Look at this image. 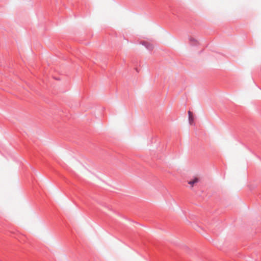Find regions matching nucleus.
I'll return each mask as SVG.
<instances>
[{"mask_svg": "<svg viewBox=\"0 0 261 261\" xmlns=\"http://www.w3.org/2000/svg\"><path fill=\"white\" fill-rule=\"evenodd\" d=\"M142 44L146 47V48L149 50H152L153 47V45L146 41H143Z\"/></svg>", "mask_w": 261, "mask_h": 261, "instance_id": "f257e3e1", "label": "nucleus"}, {"mask_svg": "<svg viewBox=\"0 0 261 261\" xmlns=\"http://www.w3.org/2000/svg\"><path fill=\"white\" fill-rule=\"evenodd\" d=\"M188 115L189 123L191 125H192L194 123V117L193 115V113L190 111H189Z\"/></svg>", "mask_w": 261, "mask_h": 261, "instance_id": "f03ea898", "label": "nucleus"}, {"mask_svg": "<svg viewBox=\"0 0 261 261\" xmlns=\"http://www.w3.org/2000/svg\"><path fill=\"white\" fill-rule=\"evenodd\" d=\"M190 44L192 45H196L198 44V42L192 37H190L189 39Z\"/></svg>", "mask_w": 261, "mask_h": 261, "instance_id": "7ed1b4c3", "label": "nucleus"}, {"mask_svg": "<svg viewBox=\"0 0 261 261\" xmlns=\"http://www.w3.org/2000/svg\"><path fill=\"white\" fill-rule=\"evenodd\" d=\"M198 180V178H195L193 180L190 181L189 182V184L193 186L195 183L197 182Z\"/></svg>", "mask_w": 261, "mask_h": 261, "instance_id": "20e7f679", "label": "nucleus"}]
</instances>
